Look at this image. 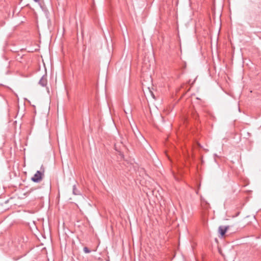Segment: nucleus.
I'll return each instance as SVG.
<instances>
[{
	"instance_id": "obj_1",
	"label": "nucleus",
	"mask_w": 261,
	"mask_h": 261,
	"mask_svg": "<svg viewBox=\"0 0 261 261\" xmlns=\"http://www.w3.org/2000/svg\"><path fill=\"white\" fill-rule=\"evenodd\" d=\"M42 166L41 168L42 171H37L34 175L31 178V180L35 182H39L42 178L44 174V169H42Z\"/></svg>"
},
{
	"instance_id": "obj_2",
	"label": "nucleus",
	"mask_w": 261,
	"mask_h": 261,
	"mask_svg": "<svg viewBox=\"0 0 261 261\" xmlns=\"http://www.w3.org/2000/svg\"><path fill=\"white\" fill-rule=\"evenodd\" d=\"M47 83V76H46V75H44L42 76V77L39 80V84L42 87H45L46 86Z\"/></svg>"
},
{
	"instance_id": "obj_3",
	"label": "nucleus",
	"mask_w": 261,
	"mask_h": 261,
	"mask_svg": "<svg viewBox=\"0 0 261 261\" xmlns=\"http://www.w3.org/2000/svg\"><path fill=\"white\" fill-rule=\"evenodd\" d=\"M228 228H229L228 226H220L219 227V228H218L219 232L220 233V234H221V236L222 237L224 236V234H225V233H226L227 230L228 229Z\"/></svg>"
},
{
	"instance_id": "obj_4",
	"label": "nucleus",
	"mask_w": 261,
	"mask_h": 261,
	"mask_svg": "<svg viewBox=\"0 0 261 261\" xmlns=\"http://www.w3.org/2000/svg\"><path fill=\"white\" fill-rule=\"evenodd\" d=\"M72 193L73 194L75 195H80V192L77 189L76 187V185H74L73 186V188H72Z\"/></svg>"
},
{
	"instance_id": "obj_5",
	"label": "nucleus",
	"mask_w": 261,
	"mask_h": 261,
	"mask_svg": "<svg viewBox=\"0 0 261 261\" xmlns=\"http://www.w3.org/2000/svg\"><path fill=\"white\" fill-rule=\"evenodd\" d=\"M83 250L86 253H89L91 252V250L87 247H85L83 249Z\"/></svg>"
},
{
	"instance_id": "obj_6",
	"label": "nucleus",
	"mask_w": 261,
	"mask_h": 261,
	"mask_svg": "<svg viewBox=\"0 0 261 261\" xmlns=\"http://www.w3.org/2000/svg\"><path fill=\"white\" fill-rule=\"evenodd\" d=\"M35 189L31 188L27 192V193L30 194L31 192H32L34 190H35Z\"/></svg>"
},
{
	"instance_id": "obj_7",
	"label": "nucleus",
	"mask_w": 261,
	"mask_h": 261,
	"mask_svg": "<svg viewBox=\"0 0 261 261\" xmlns=\"http://www.w3.org/2000/svg\"><path fill=\"white\" fill-rule=\"evenodd\" d=\"M35 2H39L40 0H34Z\"/></svg>"
},
{
	"instance_id": "obj_8",
	"label": "nucleus",
	"mask_w": 261,
	"mask_h": 261,
	"mask_svg": "<svg viewBox=\"0 0 261 261\" xmlns=\"http://www.w3.org/2000/svg\"><path fill=\"white\" fill-rule=\"evenodd\" d=\"M151 94L152 95V96H153V98H154V95H153V94H152V92H151Z\"/></svg>"
}]
</instances>
